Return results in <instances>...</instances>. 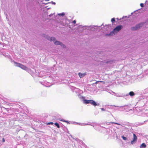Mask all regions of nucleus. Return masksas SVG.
Segmentation results:
<instances>
[{"instance_id":"nucleus-11","label":"nucleus","mask_w":148,"mask_h":148,"mask_svg":"<svg viewBox=\"0 0 148 148\" xmlns=\"http://www.w3.org/2000/svg\"><path fill=\"white\" fill-rule=\"evenodd\" d=\"M116 34L115 33V32L113 31V30L112 31L110 32V33L109 34H106V36H113V35H115Z\"/></svg>"},{"instance_id":"nucleus-35","label":"nucleus","mask_w":148,"mask_h":148,"mask_svg":"<svg viewBox=\"0 0 148 148\" xmlns=\"http://www.w3.org/2000/svg\"><path fill=\"white\" fill-rule=\"evenodd\" d=\"M101 109L102 110V111H106V109H104L103 108H101Z\"/></svg>"},{"instance_id":"nucleus-10","label":"nucleus","mask_w":148,"mask_h":148,"mask_svg":"<svg viewBox=\"0 0 148 148\" xmlns=\"http://www.w3.org/2000/svg\"><path fill=\"white\" fill-rule=\"evenodd\" d=\"M113 93L114 94L113 95L117 97H121L124 96L123 95L120 93H115L113 92Z\"/></svg>"},{"instance_id":"nucleus-14","label":"nucleus","mask_w":148,"mask_h":148,"mask_svg":"<svg viewBox=\"0 0 148 148\" xmlns=\"http://www.w3.org/2000/svg\"><path fill=\"white\" fill-rule=\"evenodd\" d=\"M110 123H114V124H116V125H121L122 127H125V129H130V128H132L131 127H129V126H128L129 127V128H127V127H125L124 126H123V125H122L121 124H120L119 123H115V122H110Z\"/></svg>"},{"instance_id":"nucleus-39","label":"nucleus","mask_w":148,"mask_h":148,"mask_svg":"<svg viewBox=\"0 0 148 148\" xmlns=\"http://www.w3.org/2000/svg\"><path fill=\"white\" fill-rule=\"evenodd\" d=\"M127 17V16H123V17H122V18H123L124 17Z\"/></svg>"},{"instance_id":"nucleus-5","label":"nucleus","mask_w":148,"mask_h":148,"mask_svg":"<svg viewBox=\"0 0 148 148\" xmlns=\"http://www.w3.org/2000/svg\"><path fill=\"white\" fill-rule=\"evenodd\" d=\"M123 28L122 25H119L116 26L113 29V31L117 34Z\"/></svg>"},{"instance_id":"nucleus-29","label":"nucleus","mask_w":148,"mask_h":148,"mask_svg":"<svg viewBox=\"0 0 148 148\" xmlns=\"http://www.w3.org/2000/svg\"><path fill=\"white\" fill-rule=\"evenodd\" d=\"M109 107H108L109 108H111V107H112V106H114V107H119L118 106H115V105H113V106H112V105H110L109 106Z\"/></svg>"},{"instance_id":"nucleus-9","label":"nucleus","mask_w":148,"mask_h":148,"mask_svg":"<svg viewBox=\"0 0 148 148\" xmlns=\"http://www.w3.org/2000/svg\"><path fill=\"white\" fill-rule=\"evenodd\" d=\"M119 108L123 109L126 110V111H130L131 110V109H130L129 108H128V106L127 105L124 106H120Z\"/></svg>"},{"instance_id":"nucleus-19","label":"nucleus","mask_w":148,"mask_h":148,"mask_svg":"<svg viewBox=\"0 0 148 148\" xmlns=\"http://www.w3.org/2000/svg\"><path fill=\"white\" fill-rule=\"evenodd\" d=\"M113 62H114V61L113 60H110L107 61V63H110V64H112Z\"/></svg>"},{"instance_id":"nucleus-42","label":"nucleus","mask_w":148,"mask_h":148,"mask_svg":"<svg viewBox=\"0 0 148 148\" xmlns=\"http://www.w3.org/2000/svg\"><path fill=\"white\" fill-rule=\"evenodd\" d=\"M108 130H109V131H110V129H107V131H108Z\"/></svg>"},{"instance_id":"nucleus-4","label":"nucleus","mask_w":148,"mask_h":148,"mask_svg":"<svg viewBox=\"0 0 148 148\" xmlns=\"http://www.w3.org/2000/svg\"><path fill=\"white\" fill-rule=\"evenodd\" d=\"M98 27L97 26H82L84 28H85V29H89L92 31H97L96 29Z\"/></svg>"},{"instance_id":"nucleus-31","label":"nucleus","mask_w":148,"mask_h":148,"mask_svg":"<svg viewBox=\"0 0 148 148\" xmlns=\"http://www.w3.org/2000/svg\"><path fill=\"white\" fill-rule=\"evenodd\" d=\"M99 112L98 111H96V112H95L94 113V114L95 115H97L99 113Z\"/></svg>"},{"instance_id":"nucleus-20","label":"nucleus","mask_w":148,"mask_h":148,"mask_svg":"<svg viewBox=\"0 0 148 148\" xmlns=\"http://www.w3.org/2000/svg\"><path fill=\"white\" fill-rule=\"evenodd\" d=\"M148 121V119L147 120H145L143 122H142L141 123H139V124L140 125H141L143 124L144 123H146Z\"/></svg>"},{"instance_id":"nucleus-45","label":"nucleus","mask_w":148,"mask_h":148,"mask_svg":"<svg viewBox=\"0 0 148 148\" xmlns=\"http://www.w3.org/2000/svg\"><path fill=\"white\" fill-rule=\"evenodd\" d=\"M80 26H82V25H80Z\"/></svg>"},{"instance_id":"nucleus-40","label":"nucleus","mask_w":148,"mask_h":148,"mask_svg":"<svg viewBox=\"0 0 148 148\" xmlns=\"http://www.w3.org/2000/svg\"><path fill=\"white\" fill-rule=\"evenodd\" d=\"M49 78H50V79H52V78H51V77H50L49 76Z\"/></svg>"},{"instance_id":"nucleus-15","label":"nucleus","mask_w":148,"mask_h":148,"mask_svg":"<svg viewBox=\"0 0 148 148\" xmlns=\"http://www.w3.org/2000/svg\"><path fill=\"white\" fill-rule=\"evenodd\" d=\"M76 124H77L78 125H81V126H84L87 125H91L90 124H88V123H77Z\"/></svg>"},{"instance_id":"nucleus-21","label":"nucleus","mask_w":148,"mask_h":148,"mask_svg":"<svg viewBox=\"0 0 148 148\" xmlns=\"http://www.w3.org/2000/svg\"><path fill=\"white\" fill-rule=\"evenodd\" d=\"M65 15V14L64 12H62L58 14V15L59 16H64Z\"/></svg>"},{"instance_id":"nucleus-16","label":"nucleus","mask_w":148,"mask_h":148,"mask_svg":"<svg viewBox=\"0 0 148 148\" xmlns=\"http://www.w3.org/2000/svg\"><path fill=\"white\" fill-rule=\"evenodd\" d=\"M86 75V74L85 73H78L79 76L80 78H82L83 77H84Z\"/></svg>"},{"instance_id":"nucleus-30","label":"nucleus","mask_w":148,"mask_h":148,"mask_svg":"<svg viewBox=\"0 0 148 148\" xmlns=\"http://www.w3.org/2000/svg\"><path fill=\"white\" fill-rule=\"evenodd\" d=\"M140 6L142 7H143L144 6V4L143 3H141L140 4Z\"/></svg>"},{"instance_id":"nucleus-41","label":"nucleus","mask_w":148,"mask_h":148,"mask_svg":"<svg viewBox=\"0 0 148 148\" xmlns=\"http://www.w3.org/2000/svg\"><path fill=\"white\" fill-rule=\"evenodd\" d=\"M45 1H49V0H45Z\"/></svg>"},{"instance_id":"nucleus-17","label":"nucleus","mask_w":148,"mask_h":148,"mask_svg":"<svg viewBox=\"0 0 148 148\" xmlns=\"http://www.w3.org/2000/svg\"><path fill=\"white\" fill-rule=\"evenodd\" d=\"M147 146L144 143H142L140 146V148H145Z\"/></svg>"},{"instance_id":"nucleus-26","label":"nucleus","mask_w":148,"mask_h":148,"mask_svg":"<svg viewBox=\"0 0 148 148\" xmlns=\"http://www.w3.org/2000/svg\"><path fill=\"white\" fill-rule=\"evenodd\" d=\"M64 20H65V25H66V21H68L69 22H70V20L68 19L66 17H65V18L64 19Z\"/></svg>"},{"instance_id":"nucleus-1","label":"nucleus","mask_w":148,"mask_h":148,"mask_svg":"<svg viewBox=\"0 0 148 148\" xmlns=\"http://www.w3.org/2000/svg\"><path fill=\"white\" fill-rule=\"evenodd\" d=\"M78 97L80 99L83 103L85 104H90L94 106H99V103L96 102L95 101L92 100H87L85 99V97L82 96L81 95L79 94L78 95Z\"/></svg>"},{"instance_id":"nucleus-7","label":"nucleus","mask_w":148,"mask_h":148,"mask_svg":"<svg viewBox=\"0 0 148 148\" xmlns=\"http://www.w3.org/2000/svg\"><path fill=\"white\" fill-rule=\"evenodd\" d=\"M54 44L56 45H60L63 48H65L66 46L64 45L61 42L56 40L54 42Z\"/></svg>"},{"instance_id":"nucleus-38","label":"nucleus","mask_w":148,"mask_h":148,"mask_svg":"<svg viewBox=\"0 0 148 148\" xmlns=\"http://www.w3.org/2000/svg\"><path fill=\"white\" fill-rule=\"evenodd\" d=\"M53 16V14H50L49 15V17H51V16Z\"/></svg>"},{"instance_id":"nucleus-43","label":"nucleus","mask_w":148,"mask_h":148,"mask_svg":"<svg viewBox=\"0 0 148 148\" xmlns=\"http://www.w3.org/2000/svg\"><path fill=\"white\" fill-rule=\"evenodd\" d=\"M134 13L132 12V13H131V14H132Z\"/></svg>"},{"instance_id":"nucleus-12","label":"nucleus","mask_w":148,"mask_h":148,"mask_svg":"<svg viewBox=\"0 0 148 148\" xmlns=\"http://www.w3.org/2000/svg\"><path fill=\"white\" fill-rule=\"evenodd\" d=\"M135 95V94L134 92L133 91H130V92L129 93L127 94L126 95V96H127L129 95H130L131 97H132L133 96H134Z\"/></svg>"},{"instance_id":"nucleus-36","label":"nucleus","mask_w":148,"mask_h":148,"mask_svg":"<svg viewBox=\"0 0 148 148\" xmlns=\"http://www.w3.org/2000/svg\"><path fill=\"white\" fill-rule=\"evenodd\" d=\"M72 124H76L77 122H71Z\"/></svg>"},{"instance_id":"nucleus-22","label":"nucleus","mask_w":148,"mask_h":148,"mask_svg":"<svg viewBox=\"0 0 148 148\" xmlns=\"http://www.w3.org/2000/svg\"><path fill=\"white\" fill-rule=\"evenodd\" d=\"M54 125L56 126L58 128H60V126L59 124L57 123L56 122L54 123Z\"/></svg>"},{"instance_id":"nucleus-3","label":"nucleus","mask_w":148,"mask_h":148,"mask_svg":"<svg viewBox=\"0 0 148 148\" xmlns=\"http://www.w3.org/2000/svg\"><path fill=\"white\" fill-rule=\"evenodd\" d=\"M144 22H141L138 23L134 27H131V29L132 31H136L138 30L140 27H142L144 24Z\"/></svg>"},{"instance_id":"nucleus-33","label":"nucleus","mask_w":148,"mask_h":148,"mask_svg":"<svg viewBox=\"0 0 148 148\" xmlns=\"http://www.w3.org/2000/svg\"><path fill=\"white\" fill-rule=\"evenodd\" d=\"M50 3H49V2L47 3H42V4H44V5H46L47 4H48Z\"/></svg>"},{"instance_id":"nucleus-18","label":"nucleus","mask_w":148,"mask_h":148,"mask_svg":"<svg viewBox=\"0 0 148 148\" xmlns=\"http://www.w3.org/2000/svg\"><path fill=\"white\" fill-rule=\"evenodd\" d=\"M59 120L60 121H63L66 123H70L69 121L66 120H64L63 119H59Z\"/></svg>"},{"instance_id":"nucleus-8","label":"nucleus","mask_w":148,"mask_h":148,"mask_svg":"<svg viewBox=\"0 0 148 148\" xmlns=\"http://www.w3.org/2000/svg\"><path fill=\"white\" fill-rule=\"evenodd\" d=\"M133 138L131 142V143L132 145H133L137 141V137L135 134H133Z\"/></svg>"},{"instance_id":"nucleus-6","label":"nucleus","mask_w":148,"mask_h":148,"mask_svg":"<svg viewBox=\"0 0 148 148\" xmlns=\"http://www.w3.org/2000/svg\"><path fill=\"white\" fill-rule=\"evenodd\" d=\"M147 101V99L146 98H145L139 101L138 103L139 104L140 107H143L146 103Z\"/></svg>"},{"instance_id":"nucleus-44","label":"nucleus","mask_w":148,"mask_h":148,"mask_svg":"<svg viewBox=\"0 0 148 148\" xmlns=\"http://www.w3.org/2000/svg\"><path fill=\"white\" fill-rule=\"evenodd\" d=\"M147 2V1H146V3Z\"/></svg>"},{"instance_id":"nucleus-37","label":"nucleus","mask_w":148,"mask_h":148,"mask_svg":"<svg viewBox=\"0 0 148 148\" xmlns=\"http://www.w3.org/2000/svg\"><path fill=\"white\" fill-rule=\"evenodd\" d=\"M2 141L3 142H4L5 141V140L4 138H3L2 139Z\"/></svg>"},{"instance_id":"nucleus-27","label":"nucleus","mask_w":148,"mask_h":148,"mask_svg":"<svg viewBox=\"0 0 148 148\" xmlns=\"http://www.w3.org/2000/svg\"><path fill=\"white\" fill-rule=\"evenodd\" d=\"M146 114V113H143L142 114L141 116H147L148 117V114Z\"/></svg>"},{"instance_id":"nucleus-32","label":"nucleus","mask_w":148,"mask_h":148,"mask_svg":"<svg viewBox=\"0 0 148 148\" xmlns=\"http://www.w3.org/2000/svg\"><path fill=\"white\" fill-rule=\"evenodd\" d=\"M50 3H51L52 4H53V5H55L56 4V3L55 2H54L53 1H51V2H50Z\"/></svg>"},{"instance_id":"nucleus-24","label":"nucleus","mask_w":148,"mask_h":148,"mask_svg":"<svg viewBox=\"0 0 148 148\" xmlns=\"http://www.w3.org/2000/svg\"><path fill=\"white\" fill-rule=\"evenodd\" d=\"M111 21L112 23H114L115 21V19L114 18H112L111 19Z\"/></svg>"},{"instance_id":"nucleus-46","label":"nucleus","mask_w":148,"mask_h":148,"mask_svg":"<svg viewBox=\"0 0 148 148\" xmlns=\"http://www.w3.org/2000/svg\"><path fill=\"white\" fill-rule=\"evenodd\" d=\"M147 21L148 22V19L147 20Z\"/></svg>"},{"instance_id":"nucleus-2","label":"nucleus","mask_w":148,"mask_h":148,"mask_svg":"<svg viewBox=\"0 0 148 148\" xmlns=\"http://www.w3.org/2000/svg\"><path fill=\"white\" fill-rule=\"evenodd\" d=\"M13 62L15 66L19 67L22 69L26 71H30V69H29L23 64L16 62L14 61H13Z\"/></svg>"},{"instance_id":"nucleus-28","label":"nucleus","mask_w":148,"mask_h":148,"mask_svg":"<svg viewBox=\"0 0 148 148\" xmlns=\"http://www.w3.org/2000/svg\"><path fill=\"white\" fill-rule=\"evenodd\" d=\"M53 122H49L47 123V125H53Z\"/></svg>"},{"instance_id":"nucleus-23","label":"nucleus","mask_w":148,"mask_h":148,"mask_svg":"<svg viewBox=\"0 0 148 148\" xmlns=\"http://www.w3.org/2000/svg\"><path fill=\"white\" fill-rule=\"evenodd\" d=\"M143 92L145 93H148V87L144 90Z\"/></svg>"},{"instance_id":"nucleus-13","label":"nucleus","mask_w":148,"mask_h":148,"mask_svg":"<svg viewBox=\"0 0 148 148\" xmlns=\"http://www.w3.org/2000/svg\"><path fill=\"white\" fill-rule=\"evenodd\" d=\"M47 39L49 40L50 41H53L54 43L55 41H56V38L54 37H49L47 38Z\"/></svg>"},{"instance_id":"nucleus-25","label":"nucleus","mask_w":148,"mask_h":148,"mask_svg":"<svg viewBox=\"0 0 148 148\" xmlns=\"http://www.w3.org/2000/svg\"><path fill=\"white\" fill-rule=\"evenodd\" d=\"M121 138L124 140H127V138L126 137L124 136H121Z\"/></svg>"},{"instance_id":"nucleus-34","label":"nucleus","mask_w":148,"mask_h":148,"mask_svg":"<svg viewBox=\"0 0 148 148\" xmlns=\"http://www.w3.org/2000/svg\"><path fill=\"white\" fill-rule=\"evenodd\" d=\"M76 21L75 20H74L73 21V23L74 24H75L76 23Z\"/></svg>"}]
</instances>
